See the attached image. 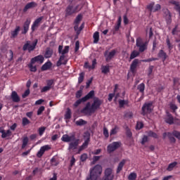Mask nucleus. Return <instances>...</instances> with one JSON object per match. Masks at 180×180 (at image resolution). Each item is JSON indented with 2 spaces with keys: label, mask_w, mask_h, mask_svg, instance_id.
I'll return each instance as SVG.
<instances>
[{
  "label": "nucleus",
  "mask_w": 180,
  "mask_h": 180,
  "mask_svg": "<svg viewBox=\"0 0 180 180\" xmlns=\"http://www.w3.org/2000/svg\"><path fill=\"white\" fill-rule=\"evenodd\" d=\"M135 49L136 50H134L130 55V60H133L136 58V57H139L141 53H144L148 49V41H144L143 38L138 37L136 41V46Z\"/></svg>",
  "instance_id": "obj_1"
},
{
  "label": "nucleus",
  "mask_w": 180,
  "mask_h": 180,
  "mask_svg": "<svg viewBox=\"0 0 180 180\" xmlns=\"http://www.w3.org/2000/svg\"><path fill=\"white\" fill-rule=\"evenodd\" d=\"M103 101L99 99L98 98H95L93 103L91 105V103L88 102L86 104V106L81 110V113L83 115L91 116L92 113H95L99 108H101V105H102Z\"/></svg>",
  "instance_id": "obj_2"
},
{
  "label": "nucleus",
  "mask_w": 180,
  "mask_h": 180,
  "mask_svg": "<svg viewBox=\"0 0 180 180\" xmlns=\"http://www.w3.org/2000/svg\"><path fill=\"white\" fill-rule=\"evenodd\" d=\"M81 9H82V5L81 4H77V6L69 4L65 10V18H68L75 15V13H78Z\"/></svg>",
  "instance_id": "obj_3"
},
{
  "label": "nucleus",
  "mask_w": 180,
  "mask_h": 180,
  "mask_svg": "<svg viewBox=\"0 0 180 180\" xmlns=\"http://www.w3.org/2000/svg\"><path fill=\"white\" fill-rule=\"evenodd\" d=\"M37 39H34L32 43L31 41H27L22 46L23 51H28L29 53L34 51V50L36 49V46H37Z\"/></svg>",
  "instance_id": "obj_4"
},
{
  "label": "nucleus",
  "mask_w": 180,
  "mask_h": 180,
  "mask_svg": "<svg viewBox=\"0 0 180 180\" xmlns=\"http://www.w3.org/2000/svg\"><path fill=\"white\" fill-rule=\"evenodd\" d=\"M95 96V91H91L87 95H86L84 97L78 99L74 104L73 106L75 108H78L81 103L84 102H86V101H89V99H92Z\"/></svg>",
  "instance_id": "obj_5"
},
{
  "label": "nucleus",
  "mask_w": 180,
  "mask_h": 180,
  "mask_svg": "<svg viewBox=\"0 0 180 180\" xmlns=\"http://www.w3.org/2000/svg\"><path fill=\"white\" fill-rule=\"evenodd\" d=\"M141 110V115H143V116L150 114L151 112H153V103H145L143 105Z\"/></svg>",
  "instance_id": "obj_6"
},
{
  "label": "nucleus",
  "mask_w": 180,
  "mask_h": 180,
  "mask_svg": "<svg viewBox=\"0 0 180 180\" xmlns=\"http://www.w3.org/2000/svg\"><path fill=\"white\" fill-rule=\"evenodd\" d=\"M115 174H113V169L111 168H107L104 171V176L102 180H113Z\"/></svg>",
  "instance_id": "obj_7"
},
{
  "label": "nucleus",
  "mask_w": 180,
  "mask_h": 180,
  "mask_svg": "<svg viewBox=\"0 0 180 180\" xmlns=\"http://www.w3.org/2000/svg\"><path fill=\"white\" fill-rule=\"evenodd\" d=\"M120 147V142H113L111 144L108 146L107 151L110 154V153H113V151H116L117 148Z\"/></svg>",
  "instance_id": "obj_8"
},
{
  "label": "nucleus",
  "mask_w": 180,
  "mask_h": 180,
  "mask_svg": "<svg viewBox=\"0 0 180 180\" xmlns=\"http://www.w3.org/2000/svg\"><path fill=\"white\" fill-rule=\"evenodd\" d=\"M44 19V17L41 16L34 20V22H33V24L32 25V28H31L32 32H34V30H36L37 29V27H39V26H40V24L41 23V21Z\"/></svg>",
  "instance_id": "obj_9"
},
{
  "label": "nucleus",
  "mask_w": 180,
  "mask_h": 180,
  "mask_svg": "<svg viewBox=\"0 0 180 180\" xmlns=\"http://www.w3.org/2000/svg\"><path fill=\"white\" fill-rule=\"evenodd\" d=\"M116 53H117V51L116 49L112 50L110 52H109L108 54V51H105V53H104V56L105 57V60L107 63H109V61H110V60H112V58H113V57L116 56Z\"/></svg>",
  "instance_id": "obj_10"
},
{
  "label": "nucleus",
  "mask_w": 180,
  "mask_h": 180,
  "mask_svg": "<svg viewBox=\"0 0 180 180\" xmlns=\"http://www.w3.org/2000/svg\"><path fill=\"white\" fill-rule=\"evenodd\" d=\"M140 63V60L139 59H134L130 66V70L132 74L134 75L137 71V66L139 65V63Z\"/></svg>",
  "instance_id": "obj_11"
},
{
  "label": "nucleus",
  "mask_w": 180,
  "mask_h": 180,
  "mask_svg": "<svg viewBox=\"0 0 180 180\" xmlns=\"http://www.w3.org/2000/svg\"><path fill=\"white\" fill-rule=\"evenodd\" d=\"M51 147L50 146L46 145L41 147L39 151L37 153V156L38 158H41L43 157V154H44L45 151H49V150H51Z\"/></svg>",
  "instance_id": "obj_12"
},
{
  "label": "nucleus",
  "mask_w": 180,
  "mask_h": 180,
  "mask_svg": "<svg viewBox=\"0 0 180 180\" xmlns=\"http://www.w3.org/2000/svg\"><path fill=\"white\" fill-rule=\"evenodd\" d=\"M68 60L67 59V55H61L60 56L59 60H58L57 63H56V66L57 67H60L62 64L63 65H65V64H67Z\"/></svg>",
  "instance_id": "obj_13"
},
{
  "label": "nucleus",
  "mask_w": 180,
  "mask_h": 180,
  "mask_svg": "<svg viewBox=\"0 0 180 180\" xmlns=\"http://www.w3.org/2000/svg\"><path fill=\"white\" fill-rule=\"evenodd\" d=\"M0 133H1V139H6V137L12 136V131L10 129L5 130L2 127L0 128Z\"/></svg>",
  "instance_id": "obj_14"
},
{
  "label": "nucleus",
  "mask_w": 180,
  "mask_h": 180,
  "mask_svg": "<svg viewBox=\"0 0 180 180\" xmlns=\"http://www.w3.org/2000/svg\"><path fill=\"white\" fill-rule=\"evenodd\" d=\"M158 57L162 60V63H165V60H167L169 56L164 50L161 49L158 53Z\"/></svg>",
  "instance_id": "obj_15"
},
{
  "label": "nucleus",
  "mask_w": 180,
  "mask_h": 180,
  "mask_svg": "<svg viewBox=\"0 0 180 180\" xmlns=\"http://www.w3.org/2000/svg\"><path fill=\"white\" fill-rule=\"evenodd\" d=\"M44 61V57H43V56L41 55H39L32 58L31 63L34 64V63H39V64H43Z\"/></svg>",
  "instance_id": "obj_16"
},
{
  "label": "nucleus",
  "mask_w": 180,
  "mask_h": 180,
  "mask_svg": "<svg viewBox=\"0 0 180 180\" xmlns=\"http://www.w3.org/2000/svg\"><path fill=\"white\" fill-rule=\"evenodd\" d=\"M79 144V139H75L74 141H72L69 143V150H77V148L78 147Z\"/></svg>",
  "instance_id": "obj_17"
},
{
  "label": "nucleus",
  "mask_w": 180,
  "mask_h": 180,
  "mask_svg": "<svg viewBox=\"0 0 180 180\" xmlns=\"http://www.w3.org/2000/svg\"><path fill=\"white\" fill-rule=\"evenodd\" d=\"M75 140V135L69 136L68 134H65L62 137V141L65 143H70V141H74Z\"/></svg>",
  "instance_id": "obj_18"
},
{
  "label": "nucleus",
  "mask_w": 180,
  "mask_h": 180,
  "mask_svg": "<svg viewBox=\"0 0 180 180\" xmlns=\"http://www.w3.org/2000/svg\"><path fill=\"white\" fill-rule=\"evenodd\" d=\"M29 26H30V20H27L22 26L23 30L21 32V34H26L29 32Z\"/></svg>",
  "instance_id": "obj_19"
},
{
  "label": "nucleus",
  "mask_w": 180,
  "mask_h": 180,
  "mask_svg": "<svg viewBox=\"0 0 180 180\" xmlns=\"http://www.w3.org/2000/svg\"><path fill=\"white\" fill-rule=\"evenodd\" d=\"M19 32H20V27L16 26L15 29L11 32V39H16L18 37V34H19Z\"/></svg>",
  "instance_id": "obj_20"
},
{
  "label": "nucleus",
  "mask_w": 180,
  "mask_h": 180,
  "mask_svg": "<svg viewBox=\"0 0 180 180\" xmlns=\"http://www.w3.org/2000/svg\"><path fill=\"white\" fill-rule=\"evenodd\" d=\"M36 6H37V3H36L34 1H32L30 3H28L25 6V8L23 9V12H27L28 9H32V8H36Z\"/></svg>",
  "instance_id": "obj_21"
},
{
  "label": "nucleus",
  "mask_w": 180,
  "mask_h": 180,
  "mask_svg": "<svg viewBox=\"0 0 180 180\" xmlns=\"http://www.w3.org/2000/svg\"><path fill=\"white\" fill-rule=\"evenodd\" d=\"M127 162V160H122L118 165L117 168V174H120V172L123 169V167Z\"/></svg>",
  "instance_id": "obj_22"
},
{
  "label": "nucleus",
  "mask_w": 180,
  "mask_h": 180,
  "mask_svg": "<svg viewBox=\"0 0 180 180\" xmlns=\"http://www.w3.org/2000/svg\"><path fill=\"white\" fill-rule=\"evenodd\" d=\"M11 99L13 102H20V97H19V95H18V93L16 91H13L11 94Z\"/></svg>",
  "instance_id": "obj_23"
},
{
  "label": "nucleus",
  "mask_w": 180,
  "mask_h": 180,
  "mask_svg": "<svg viewBox=\"0 0 180 180\" xmlns=\"http://www.w3.org/2000/svg\"><path fill=\"white\" fill-rule=\"evenodd\" d=\"M96 65V59H94L92 61V65H89V63L86 62L84 63V68H89V70H94Z\"/></svg>",
  "instance_id": "obj_24"
},
{
  "label": "nucleus",
  "mask_w": 180,
  "mask_h": 180,
  "mask_svg": "<svg viewBox=\"0 0 180 180\" xmlns=\"http://www.w3.org/2000/svg\"><path fill=\"white\" fill-rule=\"evenodd\" d=\"M120 26H122V16H120L118 18V20L117 21V25H115L113 34H115V32H119V29H120Z\"/></svg>",
  "instance_id": "obj_25"
},
{
  "label": "nucleus",
  "mask_w": 180,
  "mask_h": 180,
  "mask_svg": "<svg viewBox=\"0 0 180 180\" xmlns=\"http://www.w3.org/2000/svg\"><path fill=\"white\" fill-rule=\"evenodd\" d=\"M53 65V63L51 62L48 61L44 65H42L41 70V71H47V70H50Z\"/></svg>",
  "instance_id": "obj_26"
},
{
  "label": "nucleus",
  "mask_w": 180,
  "mask_h": 180,
  "mask_svg": "<svg viewBox=\"0 0 180 180\" xmlns=\"http://www.w3.org/2000/svg\"><path fill=\"white\" fill-rule=\"evenodd\" d=\"M165 122L166 123H168L169 124H174V117L169 113H167V117H165Z\"/></svg>",
  "instance_id": "obj_27"
},
{
  "label": "nucleus",
  "mask_w": 180,
  "mask_h": 180,
  "mask_svg": "<svg viewBox=\"0 0 180 180\" xmlns=\"http://www.w3.org/2000/svg\"><path fill=\"white\" fill-rule=\"evenodd\" d=\"M53 56V49L50 48H46L44 57L45 58H50Z\"/></svg>",
  "instance_id": "obj_28"
},
{
  "label": "nucleus",
  "mask_w": 180,
  "mask_h": 180,
  "mask_svg": "<svg viewBox=\"0 0 180 180\" xmlns=\"http://www.w3.org/2000/svg\"><path fill=\"white\" fill-rule=\"evenodd\" d=\"M84 134H85L84 137H87V138L85 140L84 143L82 146L84 148H86V147H88V144H89L90 136H89V134H88V133H85Z\"/></svg>",
  "instance_id": "obj_29"
},
{
  "label": "nucleus",
  "mask_w": 180,
  "mask_h": 180,
  "mask_svg": "<svg viewBox=\"0 0 180 180\" xmlns=\"http://www.w3.org/2000/svg\"><path fill=\"white\" fill-rule=\"evenodd\" d=\"M176 165H178V162H176L170 163L167 168V171H169V172L172 171V169H174V168H175V167H176Z\"/></svg>",
  "instance_id": "obj_30"
},
{
  "label": "nucleus",
  "mask_w": 180,
  "mask_h": 180,
  "mask_svg": "<svg viewBox=\"0 0 180 180\" xmlns=\"http://www.w3.org/2000/svg\"><path fill=\"white\" fill-rule=\"evenodd\" d=\"M124 105L129 106V101L127 100H119L120 108H124Z\"/></svg>",
  "instance_id": "obj_31"
},
{
  "label": "nucleus",
  "mask_w": 180,
  "mask_h": 180,
  "mask_svg": "<svg viewBox=\"0 0 180 180\" xmlns=\"http://www.w3.org/2000/svg\"><path fill=\"white\" fill-rule=\"evenodd\" d=\"M137 89H139V92L144 95V89H146V85L144 83H141V84L138 85Z\"/></svg>",
  "instance_id": "obj_32"
},
{
  "label": "nucleus",
  "mask_w": 180,
  "mask_h": 180,
  "mask_svg": "<svg viewBox=\"0 0 180 180\" xmlns=\"http://www.w3.org/2000/svg\"><path fill=\"white\" fill-rule=\"evenodd\" d=\"M110 71L109 65L102 66L101 67V72L103 74H108Z\"/></svg>",
  "instance_id": "obj_33"
},
{
  "label": "nucleus",
  "mask_w": 180,
  "mask_h": 180,
  "mask_svg": "<svg viewBox=\"0 0 180 180\" xmlns=\"http://www.w3.org/2000/svg\"><path fill=\"white\" fill-rule=\"evenodd\" d=\"M46 86H49L51 89L54 88V79L46 80Z\"/></svg>",
  "instance_id": "obj_34"
},
{
  "label": "nucleus",
  "mask_w": 180,
  "mask_h": 180,
  "mask_svg": "<svg viewBox=\"0 0 180 180\" xmlns=\"http://www.w3.org/2000/svg\"><path fill=\"white\" fill-rule=\"evenodd\" d=\"M29 143V138L27 136H24L22 139V148H26V146H27V143Z\"/></svg>",
  "instance_id": "obj_35"
},
{
  "label": "nucleus",
  "mask_w": 180,
  "mask_h": 180,
  "mask_svg": "<svg viewBox=\"0 0 180 180\" xmlns=\"http://www.w3.org/2000/svg\"><path fill=\"white\" fill-rule=\"evenodd\" d=\"M118 130H119V127L115 126L113 129L110 130V135L115 136V134H117Z\"/></svg>",
  "instance_id": "obj_36"
},
{
  "label": "nucleus",
  "mask_w": 180,
  "mask_h": 180,
  "mask_svg": "<svg viewBox=\"0 0 180 180\" xmlns=\"http://www.w3.org/2000/svg\"><path fill=\"white\" fill-rule=\"evenodd\" d=\"M84 78H85V73L81 72L79 74V79H78V83L79 84H82V82H84Z\"/></svg>",
  "instance_id": "obj_37"
},
{
  "label": "nucleus",
  "mask_w": 180,
  "mask_h": 180,
  "mask_svg": "<svg viewBox=\"0 0 180 180\" xmlns=\"http://www.w3.org/2000/svg\"><path fill=\"white\" fill-rule=\"evenodd\" d=\"M148 136L149 137H153V139H158V135L155 132H153V131H148Z\"/></svg>",
  "instance_id": "obj_38"
},
{
  "label": "nucleus",
  "mask_w": 180,
  "mask_h": 180,
  "mask_svg": "<svg viewBox=\"0 0 180 180\" xmlns=\"http://www.w3.org/2000/svg\"><path fill=\"white\" fill-rule=\"evenodd\" d=\"M94 41V43H98L99 41V32H96L93 36Z\"/></svg>",
  "instance_id": "obj_39"
},
{
  "label": "nucleus",
  "mask_w": 180,
  "mask_h": 180,
  "mask_svg": "<svg viewBox=\"0 0 180 180\" xmlns=\"http://www.w3.org/2000/svg\"><path fill=\"white\" fill-rule=\"evenodd\" d=\"M172 136H174V134H172V133H171V132L167 133V137H169L170 141L172 143H175L176 141V139H175V138Z\"/></svg>",
  "instance_id": "obj_40"
},
{
  "label": "nucleus",
  "mask_w": 180,
  "mask_h": 180,
  "mask_svg": "<svg viewBox=\"0 0 180 180\" xmlns=\"http://www.w3.org/2000/svg\"><path fill=\"white\" fill-rule=\"evenodd\" d=\"M22 124V126H27V124H30V120L26 117H23Z\"/></svg>",
  "instance_id": "obj_41"
},
{
  "label": "nucleus",
  "mask_w": 180,
  "mask_h": 180,
  "mask_svg": "<svg viewBox=\"0 0 180 180\" xmlns=\"http://www.w3.org/2000/svg\"><path fill=\"white\" fill-rule=\"evenodd\" d=\"M81 20H82V15L81 14H79L75 20V23L77 24V25H79V22H81Z\"/></svg>",
  "instance_id": "obj_42"
},
{
  "label": "nucleus",
  "mask_w": 180,
  "mask_h": 180,
  "mask_svg": "<svg viewBox=\"0 0 180 180\" xmlns=\"http://www.w3.org/2000/svg\"><path fill=\"white\" fill-rule=\"evenodd\" d=\"M68 51H70V46H65L64 49L62 51V55L65 56V54H68Z\"/></svg>",
  "instance_id": "obj_43"
},
{
  "label": "nucleus",
  "mask_w": 180,
  "mask_h": 180,
  "mask_svg": "<svg viewBox=\"0 0 180 180\" xmlns=\"http://www.w3.org/2000/svg\"><path fill=\"white\" fill-rule=\"evenodd\" d=\"M154 8V4L150 3L146 6V9L148 10L149 13H151L153 12V9Z\"/></svg>",
  "instance_id": "obj_44"
},
{
  "label": "nucleus",
  "mask_w": 180,
  "mask_h": 180,
  "mask_svg": "<svg viewBox=\"0 0 180 180\" xmlns=\"http://www.w3.org/2000/svg\"><path fill=\"white\" fill-rule=\"evenodd\" d=\"M65 118L66 119H71V110L70 108L67 109V112L65 115Z\"/></svg>",
  "instance_id": "obj_45"
},
{
  "label": "nucleus",
  "mask_w": 180,
  "mask_h": 180,
  "mask_svg": "<svg viewBox=\"0 0 180 180\" xmlns=\"http://www.w3.org/2000/svg\"><path fill=\"white\" fill-rule=\"evenodd\" d=\"M76 124L77 126H84V124H86V121H85L84 120H79L76 122Z\"/></svg>",
  "instance_id": "obj_46"
},
{
  "label": "nucleus",
  "mask_w": 180,
  "mask_h": 180,
  "mask_svg": "<svg viewBox=\"0 0 180 180\" xmlns=\"http://www.w3.org/2000/svg\"><path fill=\"white\" fill-rule=\"evenodd\" d=\"M29 68L32 72H36L37 71V68L36 66L33 65V63H31L30 65H29Z\"/></svg>",
  "instance_id": "obj_47"
},
{
  "label": "nucleus",
  "mask_w": 180,
  "mask_h": 180,
  "mask_svg": "<svg viewBox=\"0 0 180 180\" xmlns=\"http://www.w3.org/2000/svg\"><path fill=\"white\" fill-rule=\"evenodd\" d=\"M136 178H137V174L136 173H131L129 175L128 179H129V180H136Z\"/></svg>",
  "instance_id": "obj_48"
},
{
  "label": "nucleus",
  "mask_w": 180,
  "mask_h": 180,
  "mask_svg": "<svg viewBox=\"0 0 180 180\" xmlns=\"http://www.w3.org/2000/svg\"><path fill=\"white\" fill-rule=\"evenodd\" d=\"M166 22L167 25H171L172 22V19L171 18V14H168L166 15Z\"/></svg>",
  "instance_id": "obj_49"
},
{
  "label": "nucleus",
  "mask_w": 180,
  "mask_h": 180,
  "mask_svg": "<svg viewBox=\"0 0 180 180\" xmlns=\"http://www.w3.org/2000/svg\"><path fill=\"white\" fill-rule=\"evenodd\" d=\"M103 135L105 136V139H108V137H109V131L108 130V128H106V127H103Z\"/></svg>",
  "instance_id": "obj_50"
},
{
  "label": "nucleus",
  "mask_w": 180,
  "mask_h": 180,
  "mask_svg": "<svg viewBox=\"0 0 180 180\" xmlns=\"http://www.w3.org/2000/svg\"><path fill=\"white\" fill-rule=\"evenodd\" d=\"M157 60H158L157 58H150L148 59L143 60L142 61L143 63H151V61H156Z\"/></svg>",
  "instance_id": "obj_51"
},
{
  "label": "nucleus",
  "mask_w": 180,
  "mask_h": 180,
  "mask_svg": "<svg viewBox=\"0 0 180 180\" xmlns=\"http://www.w3.org/2000/svg\"><path fill=\"white\" fill-rule=\"evenodd\" d=\"M38 131H39V136H43V134L44 133V131H46V127H39L38 129Z\"/></svg>",
  "instance_id": "obj_52"
},
{
  "label": "nucleus",
  "mask_w": 180,
  "mask_h": 180,
  "mask_svg": "<svg viewBox=\"0 0 180 180\" xmlns=\"http://www.w3.org/2000/svg\"><path fill=\"white\" fill-rule=\"evenodd\" d=\"M143 127H144V124H143V122H138L136 124L137 130H140V129H143Z\"/></svg>",
  "instance_id": "obj_53"
},
{
  "label": "nucleus",
  "mask_w": 180,
  "mask_h": 180,
  "mask_svg": "<svg viewBox=\"0 0 180 180\" xmlns=\"http://www.w3.org/2000/svg\"><path fill=\"white\" fill-rule=\"evenodd\" d=\"M161 9V5L156 4L155 6H153V12H158Z\"/></svg>",
  "instance_id": "obj_54"
},
{
  "label": "nucleus",
  "mask_w": 180,
  "mask_h": 180,
  "mask_svg": "<svg viewBox=\"0 0 180 180\" xmlns=\"http://www.w3.org/2000/svg\"><path fill=\"white\" fill-rule=\"evenodd\" d=\"M44 106H41L37 111V115L38 116H40V115H41V113H43V112H44Z\"/></svg>",
  "instance_id": "obj_55"
},
{
  "label": "nucleus",
  "mask_w": 180,
  "mask_h": 180,
  "mask_svg": "<svg viewBox=\"0 0 180 180\" xmlns=\"http://www.w3.org/2000/svg\"><path fill=\"white\" fill-rule=\"evenodd\" d=\"M86 158H88V155H86V153L82 154L80 157V160L82 162H84V161H86Z\"/></svg>",
  "instance_id": "obj_56"
},
{
  "label": "nucleus",
  "mask_w": 180,
  "mask_h": 180,
  "mask_svg": "<svg viewBox=\"0 0 180 180\" xmlns=\"http://www.w3.org/2000/svg\"><path fill=\"white\" fill-rule=\"evenodd\" d=\"M50 89H51L50 87H49L48 86H45L41 89V94H43V92H47L50 91Z\"/></svg>",
  "instance_id": "obj_57"
},
{
  "label": "nucleus",
  "mask_w": 180,
  "mask_h": 180,
  "mask_svg": "<svg viewBox=\"0 0 180 180\" xmlns=\"http://www.w3.org/2000/svg\"><path fill=\"white\" fill-rule=\"evenodd\" d=\"M178 33V25H176L174 28L172 30V34L173 36H175Z\"/></svg>",
  "instance_id": "obj_58"
},
{
  "label": "nucleus",
  "mask_w": 180,
  "mask_h": 180,
  "mask_svg": "<svg viewBox=\"0 0 180 180\" xmlns=\"http://www.w3.org/2000/svg\"><path fill=\"white\" fill-rule=\"evenodd\" d=\"M30 94V89H27V90L25 91V93L22 94V97L23 98H25L29 96Z\"/></svg>",
  "instance_id": "obj_59"
},
{
  "label": "nucleus",
  "mask_w": 180,
  "mask_h": 180,
  "mask_svg": "<svg viewBox=\"0 0 180 180\" xmlns=\"http://www.w3.org/2000/svg\"><path fill=\"white\" fill-rule=\"evenodd\" d=\"M82 96V90H79L76 93V98L77 99H79Z\"/></svg>",
  "instance_id": "obj_60"
},
{
  "label": "nucleus",
  "mask_w": 180,
  "mask_h": 180,
  "mask_svg": "<svg viewBox=\"0 0 180 180\" xmlns=\"http://www.w3.org/2000/svg\"><path fill=\"white\" fill-rule=\"evenodd\" d=\"M166 43H167V46H168L169 50H172V45H171V41H169V38L167 39Z\"/></svg>",
  "instance_id": "obj_61"
},
{
  "label": "nucleus",
  "mask_w": 180,
  "mask_h": 180,
  "mask_svg": "<svg viewBox=\"0 0 180 180\" xmlns=\"http://www.w3.org/2000/svg\"><path fill=\"white\" fill-rule=\"evenodd\" d=\"M148 141V136H144L142 139L141 144H146Z\"/></svg>",
  "instance_id": "obj_62"
},
{
  "label": "nucleus",
  "mask_w": 180,
  "mask_h": 180,
  "mask_svg": "<svg viewBox=\"0 0 180 180\" xmlns=\"http://www.w3.org/2000/svg\"><path fill=\"white\" fill-rule=\"evenodd\" d=\"M79 50V41H77L75 43V51L77 53Z\"/></svg>",
  "instance_id": "obj_63"
},
{
  "label": "nucleus",
  "mask_w": 180,
  "mask_h": 180,
  "mask_svg": "<svg viewBox=\"0 0 180 180\" xmlns=\"http://www.w3.org/2000/svg\"><path fill=\"white\" fill-rule=\"evenodd\" d=\"M124 25H129V18H127V15H124Z\"/></svg>",
  "instance_id": "obj_64"
}]
</instances>
